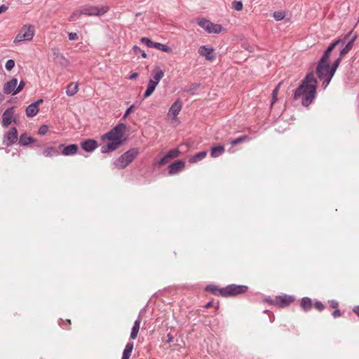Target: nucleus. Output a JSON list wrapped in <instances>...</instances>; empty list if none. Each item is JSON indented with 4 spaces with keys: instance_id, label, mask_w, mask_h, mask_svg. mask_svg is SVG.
<instances>
[{
    "instance_id": "obj_1",
    "label": "nucleus",
    "mask_w": 359,
    "mask_h": 359,
    "mask_svg": "<svg viewBox=\"0 0 359 359\" xmlns=\"http://www.w3.org/2000/svg\"><path fill=\"white\" fill-rule=\"evenodd\" d=\"M357 34L349 32L342 39L333 41L324 52L316 67H338L341 59L353 48Z\"/></svg>"
},
{
    "instance_id": "obj_2",
    "label": "nucleus",
    "mask_w": 359,
    "mask_h": 359,
    "mask_svg": "<svg viewBox=\"0 0 359 359\" xmlns=\"http://www.w3.org/2000/svg\"><path fill=\"white\" fill-rule=\"evenodd\" d=\"M317 80L313 74H308L296 89L294 100H301L304 107H309L316 96Z\"/></svg>"
},
{
    "instance_id": "obj_3",
    "label": "nucleus",
    "mask_w": 359,
    "mask_h": 359,
    "mask_svg": "<svg viewBox=\"0 0 359 359\" xmlns=\"http://www.w3.org/2000/svg\"><path fill=\"white\" fill-rule=\"evenodd\" d=\"M126 124L123 123H119L108 133L103 135L102 136V140H107L113 142H118L120 143L121 146L123 142V132L126 130Z\"/></svg>"
},
{
    "instance_id": "obj_4",
    "label": "nucleus",
    "mask_w": 359,
    "mask_h": 359,
    "mask_svg": "<svg viewBox=\"0 0 359 359\" xmlns=\"http://www.w3.org/2000/svg\"><path fill=\"white\" fill-rule=\"evenodd\" d=\"M139 154L138 148H131L119 156L114 165L118 169H123L131 163Z\"/></svg>"
},
{
    "instance_id": "obj_5",
    "label": "nucleus",
    "mask_w": 359,
    "mask_h": 359,
    "mask_svg": "<svg viewBox=\"0 0 359 359\" xmlns=\"http://www.w3.org/2000/svg\"><path fill=\"white\" fill-rule=\"evenodd\" d=\"M83 15L88 16H101L105 14L109 9L107 6H93L86 4L81 7Z\"/></svg>"
},
{
    "instance_id": "obj_6",
    "label": "nucleus",
    "mask_w": 359,
    "mask_h": 359,
    "mask_svg": "<svg viewBox=\"0 0 359 359\" xmlns=\"http://www.w3.org/2000/svg\"><path fill=\"white\" fill-rule=\"evenodd\" d=\"M248 290V287L244 285L231 284L224 287L223 297H234L244 294Z\"/></svg>"
},
{
    "instance_id": "obj_7",
    "label": "nucleus",
    "mask_w": 359,
    "mask_h": 359,
    "mask_svg": "<svg viewBox=\"0 0 359 359\" xmlns=\"http://www.w3.org/2000/svg\"><path fill=\"white\" fill-rule=\"evenodd\" d=\"M198 25L204 29L208 33L219 34L222 30V25L219 24H213L210 20L205 18H198L197 20Z\"/></svg>"
},
{
    "instance_id": "obj_8",
    "label": "nucleus",
    "mask_w": 359,
    "mask_h": 359,
    "mask_svg": "<svg viewBox=\"0 0 359 359\" xmlns=\"http://www.w3.org/2000/svg\"><path fill=\"white\" fill-rule=\"evenodd\" d=\"M337 69H316V74L320 80L323 81L322 86L324 89L329 85Z\"/></svg>"
},
{
    "instance_id": "obj_9",
    "label": "nucleus",
    "mask_w": 359,
    "mask_h": 359,
    "mask_svg": "<svg viewBox=\"0 0 359 359\" xmlns=\"http://www.w3.org/2000/svg\"><path fill=\"white\" fill-rule=\"evenodd\" d=\"M34 34V28L32 25H24L19 33L17 34L14 42H21L22 41H30Z\"/></svg>"
},
{
    "instance_id": "obj_10",
    "label": "nucleus",
    "mask_w": 359,
    "mask_h": 359,
    "mask_svg": "<svg viewBox=\"0 0 359 359\" xmlns=\"http://www.w3.org/2000/svg\"><path fill=\"white\" fill-rule=\"evenodd\" d=\"M294 300V298L289 295H283L276 297L273 299H266V301L272 305H276L278 307L285 308L288 306Z\"/></svg>"
},
{
    "instance_id": "obj_11",
    "label": "nucleus",
    "mask_w": 359,
    "mask_h": 359,
    "mask_svg": "<svg viewBox=\"0 0 359 359\" xmlns=\"http://www.w3.org/2000/svg\"><path fill=\"white\" fill-rule=\"evenodd\" d=\"M140 41L149 48H154L165 53L172 52V48L169 46L158 42H154L149 38L142 37Z\"/></svg>"
},
{
    "instance_id": "obj_12",
    "label": "nucleus",
    "mask_w": 359,
    "mask_h": 359,
    "mask_svg": "<svg viewBox=\"0 0 359 359\" xmlns=\"http://www.w3.org/2000/svg\"><path fill=\"white\" fill-rule=\"evenodd\" d=\"M18 140V130L16 128L13 127L10 129L7 133L4 135V143L6 146H10L13 144Z\"/></svg>"
},
{
    "instance_id": "obj_13",
    "label": "nucleus",
    "mask_w": 359,
    "mask_h": 359,
    "mask_svg": "<svg viewBox=\"0 0 359 359\" xmlns=\"http://www.w3.org/2000/svg\"><path fill=\"white\" fill-rule=\"evenodd\" d=\"M58 149L60 150V154L64 156H73L78 152L79 147L76 144H72L66 147H65L63 144H61Z\"/></svg>"
},
{
    "instance_id": "obj_14",
    "label": "nucleus",
    "mask_w": 359,
    "mask_h": 359,
    "mask_svg": "<svg viewBox=\"0 0 359 359\" xmlns=\"http://www.w3.org/2000/svg\"><path fill=\"white\" fill-rule=\"evenodd\" d=\"M14 115V107L8 108L2 114V126L7 128L11 123Z\"/></svg>"
},
{
    "instance_id": "obj_15",
    "label": "nucleus",
    "mask_w": 359,
    "mask_h": 359,
    "mask_svg": "<svg viewBox=\"0 0 359 359\" xmlns=\"http://www.w3.org/2000/svg\"><path fill=\"white\" fill-rule=\"evenodd\" d=\"M184 167L185 163L183 161H177L168 165V174L170 175H175L182 170Z\"/></svg>"
},
{
    "instance_id": "obj_16",
    "label": "nucleus",
    "mask_w": 359,
    "mask_h": 359,
    "mask_svg": "<svg viewBox=\"0 0 359 359\" xmlns=\"http://www.w3.org/2000/svg\"><path fill=\"white\" fill-rule=\"evenodd\" d=\"M182 103L180 99H177L170 107L168 115L172 116L173 118H176L181 111Z\"/></svg>"
},
{
    "instance_id": "obj_17",
    "label": "nucleus",
    "mask_w": 359,
    "mask_h": 359,
    "mask_svg": "<svg viewBox=\"0 0 359 359\" xmlns=\"http://www.w3.org/2000/svg\"><path fill=\"white\" fill-rule=\"evenodd\" d=\"M198 53L200 55L205 57L208 60H212L215 58L214 49L207 48L205 46H202L199 48Z\"/></svg>"
},
{
    "instance_id": "obj_18",
    "label": "nucleus",
    "mask_w": 359,
    "mask_h": 359,
    "mask_svg": "<svg viewBox=\"0 0 359 359\" xmlns=\"http://www.w3.org/2000/svg\"><path fill=\"white\" fill-rule=\"evenodd\" d=\"M81 147L84 151L92 152L97 147V142L94 140H87L81 143Z\"/></svg>"
},
{
    "instance_id": "obj_19",
    "label": "nucleus",
    "mask_w": 359,
    "mask_h": 359,
    "mask_svg": "<svg viewBox=\"0 0 359 359\" xmlns=\"http://www.w3.org/2000/svg\"><path fill=\"white\" fill-rule=\"evenodd\" d=\"M18 84V80L15 78H13L11 81L6 82L4 86V93L6 94H11L12 93L13 95L14 90L17 88Z\"/></svg>"
},
{
    "instance_id": "obj_20",
    "label": "nucleus",
    "mask_w": 359,
    "mask_h": 359,
    "mask_svg": "<svg viewBox=\"0 0 359 359\" xmlns=\"http://www.w3.org/2000/svg\"><path fill=\"white\" fill-rule=\"evenodd\" d=\"M142 321V316L139 315L137 320L134 322V325L132 327L130 332V339H135L140 330V323Z\"/></svg>"
},
{
    "instance_id": "obj_21",
    "label": "nucleus",
    "mask_w": 359,
    "mask_h": 359,
    "mask_svg": "<svg viewBox=\"0 0 359 359\" xmlns=\"http://www.w3.org/2000/svg\"><path fill=\"white\" fill-rule=\"evenodd\" d=\"M119 146L120 143L111 142L106 144L102 145L101 152L103 154L109 153L111 151L116 150Z\"/></svg>"
},
{
    "instance_id": "obj_22",
    "label": "nucleus",
    "mask_w": 359,
    "mask_h": 359,
    "mask_svg": "<svg viewBox=\"0 0 359 359\" xmlns=\"http://www.w3.org/2000/svg\"><path fill=\"white\" fill-rule=\"evenodd\" d=\"M300 306L304 311H309L313 306L311 299L307 297H303L300 302Z\"/></svg>"
},
{
    "instance_id": "obj_23",
    "label": "nucleus",
    "mask_w": 359,
    "mask_h": 359,
    "mask_svg": "<svg viewBox=\"0 0 359 359\" xmlns=\"http://www.w3.org/2000/svg\"><path fill=\"white\" fill-rule=\"evenodd\" d=\"M205 291L210 292L215 295L222 297V292L224 290V287L220 288V287H219V286H217L216 285L210 284L205 287Z\"/></svg>"
},
{
    "instance_id": "obj_24",
    "label": "nucleus",
    "mask_w": 359,
    "mask_h": 359,
    "mask_svg": "<svg viewBox=\"0 0 359 359\" xmlns=\"http://www.w3.org/2000/svg\"><path fill=\"white\" fill-rule=\"evenodd\" d=\"M224 147L222 145L213 147L210 149V156L212 158H217L224 153Z\"/></svg>"
},
{
    "instance_id": "obj_25",
    "label": "nucleus",
    "mask_w": 359,
    "mask_h": 359,
    "mask_svg": "<svg viewBox=\"0 0 359 359\" xmlns=\"http://www.w3.org/2000/svg\"><path fill=\"white\" fill-rule=\"evenodd\" d=\"M42 154L45 157H52L54 156H57L60 154V152L58 151L57 149L53 147H46L43 151Z\"/></svg>"
},
{
    "instance_id": "obj_26",
    "label": "nucleus",
    "mask_w": 359,
    "mask_h": 359,
    "mask_svg": "<svg viewBox=\"0 0 359 359\" xmlns=\"http://www.w3.org/2000/svg\"><path fill=\"white\" fill-rule=\"evenodd\" d=\"M39 108H37L35 106V104L32 103L29 105H28L26 108V110H25L26 115L29 118H32L37 114V113L39 112Z\"/></svg>"
},
{
    "instance_id": "obj_27",
    "label": "nucleus",
    "mask_w": 359,
    "mask_h": 359,
    "mask_svg": "<svg viewBox=\"0 0 359 359\" xmlns=\"http://www.w3.org/2000/svg\"><path fill=\"white\" fill-rule=\"evenodd\" d=\"M134 344L133 341L128 342L123 352L121 359H130L131 353L133 351Z\"/></svg>"
},
{
    "instance_id": "obj_28",
    "label": "nucleus",
    "mask_w": 359,
    "mask_h": 359,
    "mask_svg": "<svg viewBox=\"0 0 359 359\" xmlns=\"http://www.w3.org/2000/svg\"><path fill=\"white\" fill-rule=\"evenodd\" d=\"M36 140L32 137H27L25 133L20 136L19 144L21 146H27L28 144L34 142Z\"/></svg>"
},
{
    "instance_id": "obj_29",
    "label": "nucleus",
    "mask_w": 359,
    "mask_h": 359,
    "mask_svg": "<svg viewBox=\"0 0 359 359\" xmlns=\"http://www.w3.org/2000/svg\"><path fill=\"white\" fill-rule=\"evenodd\" d=\"M206 156H207V151H202L198 152L197 154H196L195 155H194L189 159V162L190 163H197V162L203 160Z\"/></svg>"
},
{
    "instance_id": "obj_30",
    "label": "nucleus",
    "mask_w": 359,
    "mask_h": 359,
    "mask_svg": "<svg viewBox=\"0 0 359 359\" xmlns=\"http://www.w3.org/2000/svg\"><path fill=\"white\" fill-rule=\"evenodd\" d=\"M156 86H157V85H156V82H153L151 80H149L148 85H147V90L144 92V97H148L150 95H151L152 93H154V91L155 90Z\"/></svg>"
},
{
    "instance_id": "obj_31",
    "label": "nucleus",
    "mask_w": 359,
    "mask_h": 359,
    "mask_svg": "<svg viewBox=\"0 0 359 359\" xmlns=\"http://www.w3.org/2000/svg\"><path fill=\"white\" fill-rule=\"evenodd\" d=\"M163 76L164 72L161 69L158 71H153L151 73L152 79L150 80L153 82H156V85H158L161 79L163 77Z\"/></svg>"
},
{
    "instance_id": "obj_32",
    "label": "nucleus",
    "mask_w": 359,
    "mask_h": 359,
    "mask_svg": "<svg viewBox=\"0 0 359 359\" xmlns=\"http://www.w3.org/2000/svg\"><path fill=\"white\" fill-rule=\"evenodd\" d=\"M78 92V85L74 83H69L66 90V94L69 96H74Z\"/></svg>"
},
{
    "instance_id": "obj_33",
    "label": "nucleus",
    "mask_w": 359,
    "mask_h": 359,
    "mask_svg": "<svg viewBox=\"0 0 359 359\" xmlns=\"http://www.w3.org/2000/svg\"><path fill=\"white\" fill-rule=\"evenodd\" d=\"M54 60L59 62L61 65H67V60L59 52H54Z\"/></svg>"
},
{
    "instance_id": "obj_34",
    "label": "nucleus",
    "mask_w": 359,
    "mask_h": 359,
    "mask_svg": "<svg viewBox=\"0 0 359 359\" xmlns=\"http://www.w3.org/2000/svg\"><path fill=\"white\" fill-rule=\"evenodd\" d=\"M247 140H248V135H243V136L239 137H238L236 139H234V140H231L230 142V144L232 146H235V145H237L238 144L243 143V142H245Z\"/></svg>"
},
{
    "instance_id": "obj_35",
    "label": "nucleus",
    "mask_w": 359,
    "mask_h": 359,
    "mask_svg": "<svg viewBox=\"0 0 359 359\" xmlns=\"http://www.w3.org/2000/svg\"><path fill=\"white\" fill-rule=\"evenodd\" d=\"M83 15V12H81V8L75 11L69 17V21H75L78 20Z\"/></svg>"
},
{
    "instance_id": "obj_36",
    "label": "nucleus",
    "mask_w": 359,
    "mask_h": 359,
    "mask_svg": "<svg viewBox=\"0 0 359 359\" xmlns=\"http://www.w3.org/2000/svg\"><path fill=\"white\" fill-rule=\"evenodd\" d=\"M273 16L276 20L280 21L285 18V12L283 11H275L273 14Z\"/></svg>"
},
{
    "instance_id": "obj_37",
    "label": "nucleus",
    "mask_w": 359,
    "mask_h": 359,
    "mask_svg": "<svg viewBox=\"0 0 359 359\" xmlns=\"http://www.w3.org/2000/svg\"><path fill=\"white\" fill-rule=\"evenodd\" d=\"M133 50L134 52V54L137 56H139L140 55H142V57L145 58L147 57V54L144 50H142L140 47L137 46H134L133 48Z\"/></svg>"
},
{
    "instance_id": "obj_38",
    "label": "nucleus",
    "mask_w": 359,
    "mask_h": 359,
    "mask_svg": "<svg viewBox=\"0 0 359 359\" xmlns=\"http://www.w3.org/2000/svg\"><path fill=\"white\" fill-rule=\"evenodd\" d=\"M170 158L168 156V154H166L165 156H164L162 158H161L160 160L157 161L154 165L156 166H160V165H165V163H168L170 161Z\"/></svg>"
},
{
    "instance_id": "obj_39",
    "label": "nucleus",
    "mask_w": 359,
    "mask_h": 359,
    "mask_svg": "<svg viewBox=\"0 0 359 359\" xmlns=\"http://www.w3.org/2000/svg\"><path fill=\"white\" fill-rule=\"evenodd\" d=\"M180 151L177 149H174L168 151L167 154L170 158V159L177 158L180 154Z\"/></svg>"
},
{
    "instance_id": "obj_40",
    "label": "nucleus",
    "mask_w": 359,
    "mask_h": 359,
    "mask_svg": "<svg viewBox=\"0 0 359 359\" xmlns=\"http://www.w3.org/2000/svg\"><path fill=\"white\" fill-rule=\"evenodd\" d=\"M232 8L236 11H241L243 9V3L241 1H234L232 2Z\"/></svg>"
},
{
    "instance_id": "obj_41",
    "label": "nucleus",
    "mask_w": 359,
    "mask_h": 359,
    "mask_svg": "<svg viewBox=\"0 0 359 359\" xmlns=\"http://www.w3.org/2000/svg\"><path fill=\"white\" fill-rule=\"evenodd\" d=\"M313 306L318 311H322L325 309L324 304L320 301H316L314 304H313Z\"/></svg>"
},
{
    "instance_id": "obj_42",
    "label": "nucleus",
    "mask_w": 359,
    "mask_h": 359,
    "mask_svg": "<svg viewBox=\"0 0 359 359\" xmlns=\"http://www.w3.org/2000/svg\"><path fill=\"white\" fill-rule=\"evenodd\" d=\"M48 130V126H46V125H42V126L39 128V130H38V134H39V135H46V134L47 133Z\"/></svg>"
},
{
    "instance_id": "obj_43",
    "label": "nucleus",
    "mask_w": 359,
    "mask_h": 359,
    "mask_svg": "<svg viewBox=\"0 0 359 359\" xmlns=\"http://www.w3.org/2000/svg\"><path fill=\"white\" fill-rule=\"evenodd\" d=\"M25 82L23 81H21L20 82V83L18 84V86H17L16 89L14 90L13 95H16L18 93H20L23 89V88L25 87Z\"/></svg>"
},
{
    "instance_id": "obj_44",
    "label": "nucleus",
    "mask_w": 359,
    "mask_h": 359,
    "mask_svg": "<svg viewBox=\"0 0 359 359\" xmlns=\"http://www.w3.org/2000/svg\"><path fill=\"white\" fill-rule=\"evenodd\" d=\"M135 108V104H132L131 106H130L126 111V112L124 113L123 114V118H126L132 112V111Z\"/></svg>"
},
{
    "instance_id": "obj_45",
    "label": "nucleus",
    "mask_w": 359,
    "mask_h": 359,
    "mask_svg": "<svg viewBox=\"0 0 359 359\" xmlns=\"http://www.w3.org/2000/svg\"><path fill=\"white\" fill-rule=\"evenodd\" d=\"M278 89H273L272 92V100H271V104H273L274 102L277 100V95H278Z\"/></svg>"
},
{
    "instance_id": "obj_46",
    "label": "nucleus",
    "mask_w": 359,
    "mask_h": 359,
    "mask_svg": "<svg viewBox=\"0 0 359 359\" xmlns=\"http://www.w3.org/2000/svg\"><path fill=\"white\" fill-rule=\"evenodd\" d=\"M69 39L71 41L76 40L78 39V34L75 32H71L68 35Z\"/></svg>"
},
{
    "instance_id": "obj_47",
    "label": "nucleus",
    "mask_w": 359,
    "mask_h": 359,
    "mask_svg": "<svg viewBox=\"0 0 359 359\" xmlns=\"http://www.w3.org/2000/svg\"><path fill=\"white\" fill-rule=\"evenodd\" d=\"M15 67V61L13 60H8L5 65V67Z\"/></svg>"
},
{
    "instance_id": "obj_48",
    "label": "nucleus",
    "mask_w": 359,
    "mask_h": 359,
    "mask_svg": "<svg viewBox=\"0 0 359 359\" xmlns=\"http://www.w3.org/2000/svg\"><path fill=\"white\" fill-rule=\"evenodd\" d=\"M342 315L341 311L339 309H335L332 313V316L336 318L340 317Z\"/></svg>"
},
{
    "instance_id": "obj_49",
    "label": "nucleus",
    "mask_w": 359,
    "mask_h": 359,
    "mask_svg": "<svg viewBox=\"0 0 359 359\" xmlns=\"http://www.w3.org/2000/svg\"><path fill=\"white\" fill-rule=\"evenodd\" d=\"M330 304L332 308H334V309H337L339 306V303L336 300H331L330 302Z\"/></svg>"
},
{
    "instance_id": "obj_50",
    "label": "nucleus",
    "mask_w": 359,
    "mask_h": 359,
    "mask_svg": "<svg viewBox=\"0 0 359 359\" xmlns=\"http://www.w3.org/2000/svg\"><path fill=\"white\" fill-rule=\"evenodd\" d=\"M199 87V84L198 83H193L191 86H190V88L187 90V91H191V90H196Z\"/></svg>"
},
{
    "instance_id": "obj_51",
    "label": "nucleus",
    "mask_w": 359,
    "mask_h": 359,
    "mask_svg": "<svg viewBox=\"0 0 359 359\" xmlns=\"http://www.w3.org/2000/svg\"><path fill=\"white\" fill-rule=\"evenodd\" d=\"M166 337H167V339H165V341L167 343H170L173 341V337L171 335V334H170V333L168 334Z\"/></svg>"
},
{
    "instance_id": "obj_52",
    "label": "nucleus",
    "mask_w": 359,
    "mask_h": 359,
    "mask_svg": "<svg viewBox=\"0 0 359 359\" xmlns=\"http://www.w3.org/2000/svg\"><path fill=\"white\" fill-rule=\"evenodd\" d=\"M138 76V73L134 72L129 76V79L133 80Z\"/></svg>"
},
{
    "instance_id": "obj_53",
    "label": "nucleus",
    "mask_w": 359,
    "mask_h": 359,
    "mask_svg": "<svg viewBox=\"0 0 359 359\" xmlns=\"http://www.w3.org/2000/svg\"><path fill=\"white\" fill-rule=\"evenodd\" d=\"M353 311L359 317V306H354Z\"/></svg>"
},
{
    "instance_id": "obj_54",
    "label": "nucleus",
    "mask_w": 359,
    "mask_h": 359,
    "mask_svg": "<svg viewBox=\"0 0 359 359\" xmlns=\"http://www.w3.org/2000/svg\"><path fill=\"white\" fill-rule=\"evenodd\" d=\"M43 102V100L42 99H39L37 100L36 101H35L34 102H33V104H35V106L39 108V105L40 104H41L42 102Z\"/></svg>"
},
{
    "instance_id": "obj_55",
    "label": "nucleus",
    "mask_w": 359,
    "mask_h": 359,
    "mask_svg": "<svg viewBox=\"0 0 359 359\" xmlns=\"http://www.w3.org/2000/svg\"><path fill=\"white\" fill-rule=\"evenodd\" d=\"M8 9V7L5 5H1L0 6V14L3 12H5Z\"/></svg>"
},
{
    "instance_id": "obj_56",
    "label": "nucleus",
    "mask_w": 359,
    "mask_h": 359,
    "mask_svg": "<svg viewBox=\"0 0 359 359\" xmlns=\"http://www.w3.org/2000/svg\"><path fill=\"white\" fill-rule=\"evenodd\" d=\"M213 306L212 302H209L205 305V308L208 309L210 307H212Z\"/></svg>"
},
{
    "instance_id": "obj_57",
    "label": "nucleus",
    "mask_w": 359,
    "mask_h": 359,
    "mask_svg": "<svg viewBox=\"0 0 359 359\" xmlns=\"http://www.w3.org/2000/svg\"><path fill=\"white\" fill-rule=\"evenodd\" d=\"M3 100H4V95L0 93V103L2 102Z\"/></svg>"
},
{
    "instance_id": "obj_58",
    "label": "nucleus",
    "mask_w": 359,
    "mask_h": 359,
    "mask_svg": "<svg viewBox=\"0 0 359 359\" xmlns=\"http://www.w3.org/2000/svg\"><path fill=\"white\" fill-rule=\"evenodd\" d=\"M280 85H281V83H279L274 89H278V90L279 88H280Z\"/></svg>"
}]
</instances>
